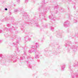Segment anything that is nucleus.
Wrapping results in <instances>:
<instances>
[{
  "mask_svg": "<svg viewBox=\"0 0 78 78\" xmlns=\"http://www.w3.org/2000/svg\"><path fill=\"white\" fill-rule=\"evenodd\" d=\"M42 21L41 20H39L37 17H35L34 18V20L32 19L30 21V20H28V22H27V21L25 22H23L22 23L21 21H20L19 23L20 24V28L21 30L22 31H23V32H25V30L23 28H24V25H26V24L27 23L28 25H35L36 27H39V24H38V21Z\"/></svg>",
  "mask_w": 78,
  "mask_h": 78,
  "instance_id": "obj_1",
  "label": "nucleus"
},
{
  "mask_svg": "<svg viewBox=\"0 0 78 78\" xmlns=\"http://www.w3.org/2000/svg\"><path fill=\"white\" fill-rule=\"evenodd\" d=\"M45 0L43 1L42 2V8L43 9L44 12H42L39 14V16L40 19H41V20L43 19L44 20L47 21V20L45 18V13L48 11L50 10L51 7L47 6L45 7Z\"/></svg>",
  "mask_w": 78,
  "mask_h": 78,
  "instance_id": "obj_2",
  "label": "nucleus"
},
{
  "mask_svg": "<svg viewBox=\"0 0 78 78\" xmlns=\"http://www.w3.org/2000/svg\"><path fill=\"white\" fill-rule=\"evenodd\" d=\"M16 29L14 27V26H12V27H10V28L9 29L5 27L4 29V31H9L10 33L11 34L10 35L9 37L11 38V39H12V40H14V39H15L17 37L16 35H12V34L14 33V31Z\"/></svg>",
  "mask_w": 78,
  "mask_h": 78,
  "instance_id": "obj_3",
  "label": "nucleus"
},
{
  "mask_svg": "<svg viewBox=\"0 0 78 78\" xmlns=\"http://www.w3.org/2000/svg\"><path fill=\"white\" fill-rule=\"evenodd\" d=\"M78 44L77 42H76L74 43H71V42L70 41H68L67 43H66L65 45V47H69L68 48V50L69 51V50L72 49L73 51H76V48H77V47H76V46L73 45L71 46V45H73V44Z\"/></svg>",
  "mask_w": 78,
  "mask_h": 78,
  "instance_id": "obj_4",
  "label": "nucleus"
},
{
  "mask_svg": "<svg viewBox=\"0 0 78 78\" xmlns=\"http://www.w3.org/2000/svg\"><path fill=\"white\" fill-rule=\"evenodd\" d=\"M30 48L31 50H29L28 51L29 53H30L32 52L36 53L37 49L39 48V44L38 43H36L32 45Z\"/></svg>",
  "mask_w": 78,
  "mask_h": 78,
  "instance_id": "obj_5",
  "label": "nucleus"
},
{
  "mask_svg": "<svg viewBox=\"0 0 78 78\" xmlns=\"http://www.w3.org/2000/svg\"><path fill=\"white\" fill-rule=\"evenodd\" d=\"M18 55H10L7 59H6V61H8L9 62H11L12 61L13 62H16L17 60L16 58L17 59H19V57H18Z\"/></svg>",
  "mask_w": 78,
  "mask_h": 78,
  "instance_id": "obj_6",
  "label": "nucleus"
},
{
  "mask_svg": "<svg viewBox=\"0 0 78 78\" xmlns=\"http://www.w3.org/2000/svg\"><path fill=\"white\" fill-rule=\"evenodd\" d=\"M23 52L24 53L23 55H21L20 56V61L21 60H23V58H25L27 57V51L25 49V47H23Z\"/></svg>",
  "mask_w": 78,
  "mask_h": 78,
  "instance_id": "obj_7",
  "label": "nucleus"
},
{
  "mask_svg": "<svg viewBox=\"0 0 78 78\" xmlns=\"http://www.w3.org/2000/svg\"><path fill=\"white\" fill-rule=\"evenodd\" d=\"M3 55L2 54H0V58H1V60H0V63L2 65H5V62H6V57H2Z\"/></svg>",
  "mask_w": 78,
  "mask_h": 78,
  "instance_id": "obj_8",
  "label": "nucleus"
},
{
  "mask_svg": "<svg viewBox=\"0 0 78 78\" xmlns=\"http://www.w3.org/2000/svg\"><path fill=\"white\" fill-rule=\"evenodd\" d=\"M19 39H18L17 40H16V41L15 42L13 43V44L16 47V52H19L20 51L19 49V48L17 47V45L19 44Z\"/></svg>",
  "mask_w": 78,
  "mask_h": 78,
  "instance_id": "obj_9",
  "label": "nucleus"
},
{
  "mask_svg": "<svg viewBox=\"0 0 78 78\" xmlns=\"http://www.w3.org/2000/svg\"><path fill=\"white\" fill-rule=\"evenodd\" d=\"M50 12L52 16H49V18L50 19H51L52 20V21H55L56 20V18L55 17L53 16H55V15L53 14V12L51 11Z\"/></svg>",
  "mask_w": 78,
  "mask_h": 78,
  "instance_id": "obj_10",
  "label": "nucleus"
},
{
  "mask_svg": "<svg viewBox=\"0 0 78 78\" xmlns=\"http://www.w3.org/2000/svg\"><path fill=\"white\" fill-rule=\"evenodd\" d=\"M22 14H23L22 15L23 16H25V17H26V21H27V20H29V16L27 14V13H26L25 12H23L22 13Z\"/></svg>",
  "mask_w": 78,
  "mask_h": 78,
  "instance_id": "obj_11",
  "label": "nucleus"
},
{
  "mask_svg": "<svg viewBox=\"0 0 78 78\" xmlns=\"http://www.w3.org/2000/svg\"><path fill=\"white\" fill-rule=\"evenodd\" d=\"M56 34H57V37H60V38L62 37V34H60V30H58L57 31Z\"/></svg>",
  "mask_w": 78,
  "mask_h": 78,
  "instance_id": "obj_12",
  "label": "nucleus"
},
{
  "mask_svg": "<svg viewBox=\"0 0 78 78\" xmlns=\"http://www.w3.org/2000/svg\"><path fill=\"white\" fill-rule=\"evenodd\" d=\"M50 25L51 26V30L52 31H54V27H56V25L54 24H52L51 25V24L50 23Z\"/></svg>",
  "mask_w": 78,
  "mask_h": 78,
  "instance_id": "obj_13",
  "label": "nucleus"
},
{
  "mask_svg": "<svg viewBox=\"0 0 78 78\" xmlns=\"http://www.w3.org/2000/svg\"><path fill=\"white\" fill-rule=\"evenodd\" d=\"M64 26L66 28L67 27H69V22L68 21H65L64 23Z\"/></svg>",
  "mask_w": 78,
  "mask_h": 78,
  "instance_id": "obj_14",
  "label": "nucleus"
},
{
  "mask_svg": "<svg viewBox=\"0 0 78 78\" xmlns=\"http://www.w3.org/2000/svg\"><path fill=\"white\" fill-rule=\"evenodd\" d=\"M68 1L70 2L72 1V0H68ZM76 3H78V0H73L72 2V4H74L75 5Z\"/></svg>",
  "mask_w": 78,
  "mask_h": 78,
  "instance_id": "obj_15",
  "label": "nucleus"
},
{
  "mask_svg": "<svg viewBox=\"0 0 78 78\" xmlns=\"http://www.w3.org/2000/svg\"><path fill=\"white\" fill-rule=\"evenodd\" d=\"M59 6H58V5H55L54 7V10H56L55 11V14H57V12H58V9Z\"/></svg>",
  "mask_w": 78,
  "mask_h": 78,
  "instance_id": "obj_16",
  "label": "nucleus"
},
{
  "mask_svg": "<svg viewBox=\"0 0 78 78\" xmlns=\"http://www.w3.org/2000/svg\"><path fill=\"white\" fill-rule=\"evenodd\" d=\"M27 66H28V67L31 69H32V67L30 65V62H29L28 61H27Z\"/></svg>",
  "mask_w": 78,
  "mask_h": 78,
  "instance_id": "obj_17",
  "label": "nucleus"
},
{
  "mask_svg": "<svg viewBox=\"0 0 78 78\" xmlns=\"http://www.w3.org/2000/svg\"><path fill=\"white\" fill-rule=\"evenodd\" d=\"M65 67H66V65H65V64L62 65L61 68V70H62V71H64V70Z\"/></svg>",
  "mask_w": 78,
  "mask_h": 78,
  "instance_id": "obj_18",
  "label": "nucleus"
},
{
  "mask_svg": "<svg viewBox=\"0 0 78 78\" xmlns=\"http://www.w3.org/2000/svg\"><path fill=\"white\" fill-rule=\"evenodd\" d=\"M25 40L26 42H27L28 41V36H26L24 37Z\"/></svg>",
  "mask_w": 78,
  "mask_h": 78,
  "instance_id": "obj_19",
  "label": "nucleus"
},
{
  "mask_svg": "<svg viewBox=\"0 0 78 78\" xmlns=\"http://www.w3.org/2000/svg\"><path fill=\"white\" fill-rule=\"evenodd\" d=\"M22 9V8H20L19 9H16L14 10L15 12H17L19 11H21Z\"/></svg>",
  "mask_w": 78,
  "mask_h": 78,
  "instance_id": "obj_20",
  "label": "nucleus"
},
{
  "mask_svg": "<svg viewBox=\"0 0 78 78\" xmlns=\"http://www.w3.org/2000/svg\"><path fill=\"white\" fill-rule=\"evenodd\" d=\"M6 20H8V18H7V17L5 18L4 19L2 20H1V21H2V22H5V21Z\"/></svg>",
  "mask_w": 78,
  "mask_h": 78,
  "instance_id": "obj_21",
  "label": "nucleus"
},
{
  "mask_svg": "<svg viewBox=\"0 0 78 78\" xmlns=\"http://www.w3.org/2000/svg\"><path fill=\"white\" fill-rule=\"evenodd\" d=\"M4 36L6 38L8 37H9V35L8 34H4Z\"/></svg>",
  "mask_w": 78,
  "mask_h": 78,
  "instance_id": "obj_22",
  "label": "nucleus"
},
{
  "mask_svg": "<svg viewBox=\"0 0 78 78\" xmlns=\"http://www.w3.org/2000/svg\"><path fill=\"white\" fill-rule=\"evenodd\" d=\"M35 58L36 59H38L39 58V55H35Z\"/></svg>",
  "mask_w": 78,
  "mask_h": 78,
  "instance_id": "obj_23",
  "label": "nucleus"
},
{
  "mask_svg": "<svg viewBox=\"0 0 78 78\" xmlns=\"http://www.w3.org/2000/svg\"><path fill=\"white\" fill-rule=\"evenodd\" d=\"M60 11H61V12H63V11H64V9L63 8H61L60 9Z\"/></svg>",
  "mask_w": 78,
  "mask_h": 78,
  "instance_id": "obj_24",
  "label": "nucleus"
},
{
  "mask_svg": "<svg viewBox=\"0 0 78 78\" xmlns=\"http://www.w3.org/2000/svg\"><path fill=\"white\" fill-rule=\"evenodd\" d=\"M76 66H78V63H77V64H76L75 63L74 64L73 67H76Z\"/></svg>",
  "mask_w": 78,
  "mask_h": 78,
  "instance_id": "obj_25",
  "label": "nucleus"
},
{
  "mask_svg": "<svg viewBox=\"0 0 78 78\" xmlns=\"http://www.w3.org/2000/svg\"><path fill=\"white\" fill-rule=\"evenodd\" d=\"M12 24H13V25H18V23H13L12 22Z\"/></svg>",
  "mask_w": 78,
  "mask_h": 78,
  "instance_id": "obj_26",
  "label": "nucleus"
},
{
  "mask_svg": "<svg viewBox=\"0 0 78 78\" xmlns=\"http://www.w3.org/2000/svg\"><path fill=\"white\" fill-rule=\"evenodd\" d=\"M61 0L62 2V3H66V0Z\"/></svg>",
  "mask_w": 78,
  "mask_h": 78,
  "instance_id": "obj_27",
  "label": "nucleus"
},
{
  "mask_svg": "<svg viewBox=\"0 0 78 78\" xmlns=\"http://www.w3.org/2000/svg\"><path fill=\"white\" fill-rule=\"evenodd\" d=\"M7 26L8 27H11V24H7Z\"/></svg>",
  "mask_w": 78,
  "mask_h": 78,
  "instance_id": "obj_28",
  "label": "nucleus"
},
{
  "mask_svg": "<svg viewBox=\"0 0 78 78\" xmlns=\"http://www.w3.org/2000/svg\"><path fill=\"white\" fill-rule=\"evenodd\" d=\"M17 3H19L20 2V0H17Z\"/></svg>",
  "mask_w": 78,
  "mask_h": 78,
  "instance_id": "obj_29",
  "label": "nucleus"
},
{
  "mask_svg": "<svg viewBox=\"0 0 78 78\" xmlns=\"http://www.w3.org/2000/svg\"><path fill=\"white\" fill-rule=\"evenodd\" d=\"M77 22V20H74V23H76Z\"/></svg>",
  "mask_w": 78,
  "mask_h": 78,
  "instance_id": "obj_30",
  "label": "nucleus"
},
{
  "mask_svg": "<svg viewBox=\"0 0 78 78\" xmlns=\"http://www.w3.org/2000/svg\"><path fill=\"white\" fill-rule=\"evenodd\" d=\"M28 41H31V38H29V37L28 38Z\"/></svg>",
  "mask_w": 78,
  "mask_h": 78,
  "instance_id": "obj_31",
  "label": "nucleus"
},
{
  "mask_svg": "<svg viewBox=\"0 0 78 78\" xmlns=\"http://www.w3.org/2000/svg\"><path fill=\"white\" fill-rule=\"evenodd\" d=\"M25 2L26 3H27L28 2V0H25Z\"/></svg>",
  "mask_w": 78,
  "mask_h": 78,
  "instance_id": "obj_32",
  "label": "nucleus"
},
{
  "mask_svg": "<svg viewBox=\"0 0 78 78\" xmlns=\"http://www.w3.org/2000/svg\"><path fill=\"white\" fill-rule=\"evenodd\" d=\"M53 54H54L55 55H56V54H57V52H54L53 53Z\"/></svg>",
  "mask_w": 78,
  "mask_h": 78,
  "instance_id": "obj_33",
  "label": "nucleus"
},
{
  "mask_svg": "<svg viewBox=\"0 0 78 78\" xmlns=\"http://www.w3.org/2000/svg\"><path fill=\"white\" fill-rule=\"evenodd\" d=\"M5 11H7V10H8V9H7V8H5Z\"/></svg>",
  "mask_w": 78,
  "mask_h": 78,
  "instance_id": "obj_34",
  "label": "nucleus"
},
{
  "mask_svg": "<svg viewBox=\"0 0 78 78\" xmlns=\"http://www.w3.org/2000/svg\"><path fill=\"white\" fill-rule=\"evenodd\" d=\"M2 43V40H0V44Z\"/></svg>",
  "mask_w": 78,
  "mask_h": 78,
  "instance_id": "obj_35",
  "label": "nucleus"
},
{
  "mask_svg": "<svg viewBox=\"0 0 78 78\" xmlns=\"http://www.w3.org/2000/svg\"><path fill=\"white\" fill-rule=\"evenodd\" d=\"M30 59L31 60V61H33V58H30Z\"/></svg>",
  "mask_w": 78,
  "mask_h": 78,
  "instance_id": "obj_36",
  "label": "nucleus"
},
{
  "mask_svg": "<svg viewBox=\"0 0 78 78\" xmlns=\"http://www.w3.org/2000/svg\"><path fill=\"white\" fill-rule=\"evenodd\" d=\"M74 8L75 9H76V7L75 6H74Z\"/></svg>",
  "mask_w": 78,
  "mask_h": 78,
  "instance_id": "obj_37",
  "label": "nucleus"
},
{
  "mask_svg": "<svg viewBox=\"0 0 78 78\" xmlns=\"http://www.w3.org/2000/svg\"><path fill=\"white\" fill-rule=\"evenodd\" d=\"M2 32V30H0V33H1Z\"/></svg>",
  "mask_w": 78,
  "mask_h": 78,
  "instance_id": "obj_38",
  "label": "nucleus"
},
{
  "mask_svg": "<svg viewBox=\"0 0 78 78\" xmlns=\"http://www.w3.org/2000/svg\"><path fill=\"white\" fill-rule=\"evenodd\" d=\"M11 19L12 20V19H13V20H14V19H13V18H12V17L11 18Z\"/></svg>",
  "mask_w": 78,
  "mask_h": 78,
  "instance_id": "obj_39",
  "label": "nucleus"
},
{
  "mask_svg": "<svg viewBox=\"0 0 78 78\" xmlns=\"http://www.w3.org/2000/svg\"><path fill=\"white\" fill-rule=\"evenodd\" d=\"M40 9H41V8H39L38 9V10H39V11H40Z\"/></svg>",
  "mask_w": 78,
  "mask_h": 78,
  "instance_id": "obj_40",
  "label": "nucleus"
},
{
  "mask_svg": "<svg viewBox=\"0 0 78 78\" xmlns=\"http://www.w3.org/2000/svg\"><path fill=\"white\" fill-rule=\"evenodd\" d=\"M67 8L68 9H69V7H68Z\"/></svg>",
  "mask_w": 78,
  "mask_h": 78,
  "instance_id": "obj_41",
  "label": "nucleus"
},
{
  "mask_svg": "<svg viewBox=\"0 0 78 78\" xmlns=\"http://www.w3.org/2000/svg\"><path fill=\"white\" fill-rule=\"evenodd\" d=\"M43 27H46V26H45L44 25L43 26Z\"/></svg>",
  "mask_w": 78,
  "mask_h": 78,
  "instance_id": "obj_42",
  "label": "nucleus"
},
{
  "mask_svg": "<svg viewBox=\"0 0 78 78\" xmlns=\"http://www.w3.org/2000/svg\"><path fill=\"white\" fill-rule=\"evenodd\" d=\"M16 33H17L18 32V31H17V32L16 31Z\"/></svg>",
  "mask_w": 78,
  "mask_h": 78,
  "instance_id": "obj_43",
  "label": "nucleus"
},
{
  "mask_svg": "<svg viewBox=\"0 0 78 78\" xmlns=\"http://www.w3.org/2000/svg\"><path fill=\"white\" fill-rule=\"evenodd\" d=\"M74 15L75 16H76V13H74Z\"/></svg>",
  "mask_w": 78,
  "mask_h": 78,
  "instance_id": "obj_44",
  "label": "nucleus"
},
{
  "mask_svg": "<svg viewBox=\"0 0 78 78\" xmlns=\"http://www.w3.org/2000/svg\"><path fill=\"white\" fill-rule=\"evenodd\" d=\"M26 48H28V47L26 46Z\"/></svg>",
  "mask_w": 78,
  "mask_h": 78,
  "instance_id": "obj_45",
  "label": "nucleus"
},
{
  "mask_svg": "<svg viewBox=\"0 0 78 78\" xmlns=\"http://www.w3.org/2000/svg\"><path fill=\"white\" fill-rule=\"evenodd\" d=\"M77 37H78V35H77Z\"/></svg>",
  "mask_w": 78,
  "mask_h": 78,
  "instance_id": "obj_46",
  "label": "nucleus"
},
{
  "mask_svg": "<svg viewBox=\"0 0 78 78\" xmlns=\"http://www.w3.org/2000/svg\"><path fill=\"white\" fill-rule=\"evenodd\" d=\"M15 5H14V6H15Z\"/></svg>",
  "mask_w": 78,
  "mask_h": 78,
  "instance_id": "obj_47",
  "label": "nucleus"
},
{
  "mask_svg": "<svg viewBox=\"0 0 78 78\" xmlns=\"http://www.w3.org/2000/svg\"><path fill=\"white\" fill-rule=\"evenodd\" d=\"M75 36H76V34H75Z\"/></svg>",
  "mask_w": 78,
  "mask_h": 78,
  "instance_id": "obj_48",
  "label": "nucleus"
},
{
  "mask_svg": "<svg viewBox=\"0 0 78 78\" xmlns=\"http://www.w3.org/2000/svg\"><path fill=\"white\" fill-rule=\"evenodd\" d=\"M41 42H42V40H41Z\"/></svg>",
  "mask_w": 78,
  "mask_h": 78,
  "instance_id": "obj_49",
  "label": "nucleus"
},
{
  "mask_svg": "<svg viewBox=\"0 0 78 78\" xmlns=\"http://www.w3.org/2000/svg\"><path fill=\"white\" fill-rule=\"evenodd\" d=\"M69 17H70V16H69Z\"/></svg>",
  "mask_w": 78,
  "mask_h": 78,
  "instance_id": "obj_50",
  "label": "nucleus"
},
{
  "mask_svg": "<svg viewBox=\"0 0 78 78\" xmlns=\"http://www.w3.org/2000/svg\"><path fill=\"white\" fill-rule=\"evenodd\" d=\"M1 0H0V1H1Z\"/></svg>",
  "mask_w": 78,
  "mask_h": 78,
  "instance_id": "obj_51",
  "label": "nucleus"
},
{
  "mask_svg": "<svg viewBox=\"0 0 78 78\" xmlns=\"http://www.w3.org/2000/svg\"><path fill=\"white\" fill-rule=\"evenodd\" d=\"M77 11V12H78V11Z\"/></svg>",
  "mask_w": 78,
  "mask_h": 78,
  "instance_id": "obj_52",
  "label": "nucleus"
},
{
  "mask_svg": "<svg viewBox=\"0 0 78 78\" xmlns=\"http://www.w3.org/2000/svg\"><path fill=\"white\" fill-rule=\"evenodd\" d=\"M46 26H47L46 25Z\"/></svg>",
  "mask_w": 78,
  "mask_h": 78,
  "instance_id": "obj_53",
  "label": "nucleus"
}]
</instances>
